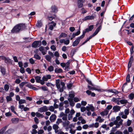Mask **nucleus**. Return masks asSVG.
Listing matches in <instances>:
<instances>
[{"instance_id":"f257e3e1","label":"nucleus","mask_w":134,"mask_h":134,"mask_svg":"<svg viewBox=\"0 0 134 134\" xmlns=\"http://www.w3.org/2000/svg\"><path fill=\"white\" fill-rule=\"evenodd\" d=\"M60 117H62V120L64 121L62 122L63 127L65 129H68V126L70 124V122L67 120V115L62 112L60 114Z\"/></svg>"},{"instance_id":"f03ea898","label":"nucleus","mask_w":134,"mask_h":134,"mask_svg":"<svg viewBox=\"0 0 134 134\" xmlns=\"http://www.w3.org/2000/svg\"><path fill=\"white\" fill-rule=\"evenodd\" d=\"M123 120L121 119V117L120 116H118L116 117V120L114 121V124L116 125L115 127H113L110 131L114 132L116 131V129L119 128L120 125L122 124Z\"/></svg>"},{"instance_id":"7ed1b4c3","label":"nucleus","mask_w":134,"mask_h":134,"mask_svg":"<svg viewBox=\"0 0 134 134\" xmlns=\"http://www.w3.org/2000/svg\"><path fill=\"white\" fill-rule=\"evenodd\" d=\"M65 85V83L64 82L62 81L60 82L59 79L56 80V86L60 92H62L63 91Z\"/></svg>"},{"instance_id":"20e7f679","label":"nucleus","mask_w":134,"mask_h":134,"mask_svg":"<svg viewBox=\"0 0 134 134\" xmlns=\"http://www.w3.org/2000/svg\"><path fill=\"white\" fill-rule=\"evenodd\" d=\"M7 126H6L3 127L0 130V134H10L14 132L13 130L10 129L7 130L5 133L4 132L7 129Z\"/></svg>"},{"instance_id":"39448f33","label":"nucleus","mask_w":134,"mask_h":134,"mask_svg":"<svg viewBox=\"0 0 134 134\" xmlns=\"http://www.w3.org/2000/svg\"><path fill=\"white\" fill-rule=\"evenodd\" d=\"M84 37V34H83L80 36L78 37L73 42L72 46L74 47L77 46L79 43L81 39L83 38Z\"/></svg>"},{"instance_id":"423d86ee","label":"nucleus","mask_w":134,"mask_h":134,"mask_svg":"<svg viewBox=\"0 0 134 134\" xmlns=\"http://www.w3.org/2000/svg\"><path fill=\"white\" fill-rule=\"evenodd\" d=\"M0 58L5 61V63L9 64H12V62L11 60L8 58H6L3 56H0Z\"/></svg>"},{"instance_id":"0eeeda50","label":"nucleus","mask_w":134,"mask_h":134,"mask_svg":"<svg viewBox=\"0 0 134 134\" xmlns=\"http://www.w3.org/2000/svg\"><path fill=\"white\" fill-rule=\"evenodd\" d=\"M20 27L19 26V25L15 26L11 30V32L13 33H17L20 30Z\"/></svg>"},{"instance_id":"6e6552de","label":"nucleus","mask_w":134,"mask_h":134,"mask_svg":"<svg viewBox=\"0 0 134 134\" xmlns=\"http://www.w3.org/2000/svg\"><path fill=\"white\" fill-rule=\"evenodd\" d=\"M48 110L47 107L44 106L39 108L38 111L40 112H43L47 111Z\"/></svg>"},{"instance_id":"1a4fd4ad","label":"nucleus","mask_w":134,"mask_h":134,"mask_svg":"<svg viewBox=\"0 0 134 134\" xmlns=\"http://www.w3.org/2000/svg\"><path fill=\"white\" fill-rule=\"evenodd\" d=\"M93 28V25H91L89 26L88 28H87L85 30V31L83 32L82 34H84V36H85V33L89 31H91Z\"/></svg>"},{"instance_id":"9d476101","label":"nucleus","mask_w":134,"mask_h":134,"mask_svg":"<svg viewBox=\"0 0 134 134\" xmlns=\"http://www.w3.org/2000/svg\"><path fill=\"white\" fill-rule=\"evenodd\" d=\"M60 42L61 43H64V44L66 45L70 43V41L69 40L62 39L59 40Z\"/></svg>"},{"instance_id":"9b49d317","label":"nucleus","mask_w":134,"mask_h":134,"mask_svg":"<svg viewBox=\"0 0 134 134\" xmlns=\"http://www.w3.org/2000/svg\"><path fill=\"white\" fill-rule=\"evenodd\" d=\"M86 110L88 111H89L90 110L91 111H93L94 110V108L91 104L89 105L88 106H87L86 107Z\"/></svg>"},{"instance_id":"f8f14e48","label":"nucleus","mask_w":134,"mask_h":134,"mask_svg":"<svg viewBox=\"0 0 134 134\" xmlns=\"http://www.w3.org/2000/svg\"><path fill=\"white\" fill-rule=\"evenodd\" d=\"M39 50L41 52L43 55H45L47 52V51L45 50L44 48L42 46H41L39 48Z\"/></svg>"},{"instance_id":"ddd939ff","label":"nucleus","mask_w":134,"mask_h":134,"mask_svg":"<svg viewBox=\"0 0 134 134\" xmlns=\"http://www.w3.org/2000/svg\"><path fill=\"white\" fill-rule=\"evenodd\" d=\"M39 42L38 41H35L32 44V46L33 47L37 48L39 47L41 45H38Z\"/></svg>"},{"instance_id":"4468645a","label":"nucleus","mask_w":134,"mask_h":134,"mask_svg":"<svg viewBox=\"0 0 134 134\" xmlns=\"http://www.w3.org/2000/svg\"><path fill=\"white\" fill-rule=\"evenodd\" d=\"M51 78V76L50 75H47L45 76H43L42 78V80L44 81H47L48 80L50 79Z\"/></svg>"},{"instance_id":"2eb2a0df","label":"nucleus","mask_w":134,"mask_h":134,"mask_svg":"<svg viewBox=\"0 0 134 134\" xmlns=\"http://www.w3.org/2000/svg\"><path fill=\"white\" fill-rule=\"evenodd\" d=\"M53 129L55 130V133H57L58 132V129L59 128L58 125L56 124H54L53 126Z\"/></svg>"},{"instance_id":"dca6fc26","label":"nucleus","mask_w":134,"mask_h":134,"mask_svg":"<svg viewBox=\"0 0 134 134\" xmlns=\"http://www.w3.org/2000/svg\"><path fill=\"white\" fill-rule=\"evenodd\" d=\"M51 24L49 25V29L51 30H53V27L55 26L56 25V23H54L53 21L51 22Z\"/></svg>"},{"instance_id":"f3484780","label":"nucleus","mask_w":134,"mask_h":134,"mask_svg":"<svg viewBox=\"0 0 134 134\" xmlns=\"http://www.w3.org/2000/svg\"><path fill=\"white\" fill-rule=\"evenodd\" d=\"M94 19V16H87L85 17L83 20H92Z\"/></svg>"},{"instance_id":"a211bd4d","label":"nucleus","mask_w":134,"mask_h":134,"mask_svg":"<svg viewBox=\"0 0 134 134\" xmlns=\"http://www.w3.org/2000/svg\"><path fill=\"white\" fill-rule=\"evenodd\" d=\"M120 107L118 106H114L113 108V109L114 112H117L120 110Z\"/></svg>"},{"instance_id":"6ab92c4d","label":"nucleus","mask_w":134,"mask_h":134,"mask_svg":"<svg viewBox=\"0 0 134 134\" xmlns=\"http://www.w3.org/2000/svg\"><path fill=\"white\" fill-rule=\"evenodd\" d=\"M101 26H100L94 32L93 34V36H95L97 35L99 31L101 30Z\"/></svg>"},{"instance_id":"aec40b11","label":"nucleus","mask_w":134,"mask_h":134,"mask_svg":"<svg viewBox=\"0 0 134 134\" xmlns=\"http://www.w3.org/2000/svg\"><path fill=\"white\" fill-rule=\"evenodd\" d=\"M119 115L120 116H121V118L123 119H126L127 117V116L123 112L120 113Z\"/></svg>"},{"instance_id":"412c9836","label":"nucleus","mask_w":134,"mask_h":134,"mask_svg":"<svg viewBox=\"0 0 134 134\" xmlns=\"http://www.w3.org/2000/svg\"><path fill=\"white\" fill-rule=\"evenodd\" d=\"M51 9L52 12L56 13L58 11L57 7L55 5H53L51 7Z\"/></svg>"},{"instance_id":"4be33fe9","label":"nucleus","mask_w":134,"mask_h":134,"mask_svg":"<svg viewBox=\"0 0 134 134\" xmlns=\"http://www.w3.org/2000/svg\"><path fill=\"white\" fill-rule=\"evenodd\" d=\"M109 112V111L108 110H106L100 113V114L101 115L104 116V115H107L108 114Z\"/></svg>"},{"instance_id":"5701e85b","label":"nucleus","mask_w":134,"mask_h":134,"mask_svg":"<svg viewBox=\"0 0 134 134\" xmlns=\"http://www.w3.org/2000/svg\"><path fill=\"white\" fill-rule=\"evenodd\" d=\"M54 71L57 74L61 73L63 72L62 70L60 68H55V69Z\"/></svg>"},{"instance_id":"b1692460","label":"nucleus","mask_w":134,"mask_h":134,"mask_svg":"<svg viewBox=\"0 0 134 134\" xmlns=\"http://www.w3.org/2000/svg\"><path fill=\"white\" fill-rule=\"evenodd\" d=\"M104 119H102L101 117L99 116L97 117L96 119V121H98L100 123L103 122L104 121Z\"/></svg>"},{"instance_id":"393cba45","label":"nucleus","mask_w":134,"mask_h":134,"mask_svg":"<svg viewBox=\"0 0 134 134\" xmlns=\"http://www.w3.org/2000/svg\"><path fill=\"white\" fill-rule=\"evenodd\" d=\"M70 63V61H68L67 63H65V69L66 70L68 71L69 69V64Z\"/></svg>"},{"instance_id":"a878e982","label":"nucleus","mask_w":134,"mask_h":134,"mask_svg":"<svg viewBox=\"0 0 134 134\" xmlns=\"http://www.w3.org/2000/svg\"><path fill=\"white\" fill-rule=\"evenodd\" d=\"M70 105L72 107H73L75 105V103L73 101V99L69 98L68 99Z\"/></svg>"},{"instance_id":"bb28decb","label":"nucleus","mask_w":134,"mask_h":134,"mask_svg":"<svg viewBox=\"0 0 134 134\" xmlns=\"http://www.w3.org/2000/svg\"><path fill=\"white\" fill-rule=\"evenodd\" d=\"M133 57L131 56V58L130 59L128 63V69L129 70V68L131 67V63L132 61Z\"/></svg>"},{"instance_id":"cd10ccee","label":"nucleus","mask_w":134,"mask_h":134,"mask_svg":"<svg viewBox=\"0 0 134 134\" xmlns=\"http://www.w3.org/2000/svg\"><path fill=\"white\" fill-rule=\"evenodd\" d=\"M109 92H112L115 94H117L118 93V91L116 90L110 89L108 90Z\"/></svg>"},{"instance_id":"c85d7f7f","label":"nucleus","mask_w":134,"mask_h":134,"mask_svg":"<svg viewBox=\"0 0 134 134\" xmlns=\"http://www.w3.org/2000/svg\"><path fill=\"white\" fill-rule=\"evenodd\" d=\"M18 25L20 27V30H24L25 29L26 26L24 24H20Z\"/></svg>"},{"instance_id":"c756f323","label":"nucleus","mask_w":134,"mask_h":134,"mask_svg":"<svg viewBox=\"0 0 134 134\" xmlns=\"http://www.w3.org/2000/svg\"><path fill=\"white\" fill-rule=\"evenodd\" d=\"M12 122L13 123H16L18 122L19 120V119L17 118H13L11 120Z\"/></svg>"},{"instance_id":"7c9ffc66","label":"nucleus","mask_w":134,"mask_h":134,"mask_svg":"<svg viewBox=\"0 0 134 134\" xmlns=\"http://www.w3.org/2000/svg\"><path fill=\"white\" fill-rule=\"evenodd\" d=\"M41 77L39 76H36L35 77V79L36 80V82L37 83H40L41 81Z\"/></svg>"},{"instance_id":"2f4dec72","label":"nucleus","mask_w":134,"mask_h":134,"mask_svg":"<svg viewBox=\"0 0 134 134\" xmlns=\"http://www.w3.org/2000/svg\"><path fill=\"white\" fill-rule=\"evenodd\" d=\"M56 116L55 115H52L50 118V120L51 121H53L55 119Z\"/></svg>"},{"instance_id":"473e14b6","label":"nucleus","mask_w":134,"mask_h":134,"mask_svg":"<svg viewBox=\"0 0 134 134\" xmlns=\"http://www.w3.org/2000/svg\"><path fill=\"white\" fill-rule=\"evenodd\" d=\"M42 25V23L40 21H37L36 26L38 27H41Z\"/></svg>"},{"instance_id":"72a5a7b5","label":"nucleus","mask_w":134,"mask_h":134,"mask_svg":"<svg viewBox=\"0 0 134 134\" xmlns=\"http://www.w3.org/2000/svg\"><path fill=\"white\" fill-rule=\"evenodd\" d=\"M67 36L66 34L64 33H62L59 37V38H60L62 37H65Z\"/></svg>"},{"instance_id":"f704fd0d","label":"nucleus","mask_w":134,"mask_h":134,"mask_svg":"<svg viewBox=\"0 0 134 134\" xmlns=\"http://www.w3.org/2000/svg\"><path fill=\"white\" fill-rule=\"evenodd\" d=\"M120 102L122 104H126L127 101V100L125 99H122L120 100Z\"/></svg>"},{"instance_id":"c9c22d12","label":"nucleus","mask_w":134,"mask_h":134,"mask_svg":"<svg viewBox=\"0 0 134 134\" xmlns=\"http://www.w3.org/2000/svg\"><path fill=\"white\" fill-rule=\"evenodd\" d=\"M4 88L5 91H8L9 89V85L7 84H5L4 86Z\"/></svg>"},{"instance_id":"e433bc0d","label":"nucleus","mask_w":134,"mask_h":134,"mask_svg":"<svg viewBox=\"0 0 134 134\" xmlns=\"http://www.w3.org/2000/svg\"><path fill=\"white\" fill-rule=\"evenodd\" d=\"M46 59L48 62H50L51 61V57L49 55H46L45 56Z\"/></svg>"},{"instance_id":"4c0bfd02","label":"nucleus","mask_w":134,"mask_h":134,"mask_svg":"<svg viewBox=\"0 0 134 134\" xmlns=\"http://www.w3.org/2000/svg\"><path fill=\"white\" fill-rule=\"evenodd\" d=\"M48 70L50 72H52L54 70V67L52 66H50L48 68Z\"/></svg>"},{"instance_id":"58836bf2","label":"nucleus","mask_w":134,"mask_h":134,"mask_svg":"<svg viewBox=\"0 0 134 134\" xmlns=\"http://www.w3.org/2000/svg\"><path fill=\"white\" fill-rule=\"evenodd\" d=\"M36 116L38 117L42 118L44 117V116L42 114H41L38 112H37L36 113Z\"/></svg>"},{"instance_id":"ea45409f","label":"nucleus","mask_w":134,"mask_h":134,"mask_svg":"<svg viewBox=\"0 0 134 134\" xmlns=\"http://www.w3.org/2000/svg\"><path fill=\"white\" fill-rule=\"evenodd\" d=\"M25 103H26V101L24 99H21L19 102V104H22Z\"/></svg>"},{"instance_id":"a19ab883","label":"nucleus","mask_w":134,"mask_h":134,"mask_svg":"<svg viewBox=\"0 0 134 134\" xmlns=\"http://www.w3.org/2000/svg\"><path fill=\"white\" fill-rule=\"evenodd\" d=\"M10 109L12 112H13L15 114H17V113L14 111L15 107L13 106H11Z\"/></svg>"},{"instance_id":"79ce46f5","label":"nucleus","mask_w":134,"mask_h":134,"mask_svg":"<svg viewBox=\"0 0 134 134\" xmlns=\"http://www.w3.org/2000/svg\"><path fill=\"white\" fill-rule=\"evenodd\" d=\"M62 121L61 119H58L56 122V124L57 125H59V124L61 123L62 122Z\"/></svg>"},{"instance_id":"37998d69","label":"nucleus","mask_w":134,"mask_h":134,"mask_svg":"<svg viewBox=\"0 0 134 134\" xmlns=\"http://www.w3.org/2000/svg\"><path fill=\"white\" fill-rule=\"evenodd\" d=\"M129 98L131 100H132L133 99L134 97V94L133 93H131L129 96Z\"/></svg>"},{"instance_id":"c03bdc74","label":"nucleus","mask_w":134,"mask_h":134,"mask_svg":"<svg viewBox=\"0 0 134 134\" xmlns=\"http://www.w3.org/2000/svg\"><path fill=\"white\" fill-rule=\"evenodd\" d=\"M27 83V82H23L21 83L19 85V86L21 88H22L24 85Z\"/></svg>"},{"instance_id":"a18cd8bd","label":"nucleus","mask_w":134,"mask_h":134,"mask_svg":"<svg viewBox=\"0 0 134 134\" xmlns=\"http://www.w3.org/2000/svg\"><path fill=\"white\" fill-rule=\"evenodd\" d=\"M34 58L37 59H40L41 58L39 56V55L37 54H35L34 55Z\"/></svg>"},{"instance_id":"49530a36","label":"nucleus","mask_w":134,"mask_h":134,"mask_svg":"<svg viewBox=\"0 0 134 134\" xmlns=\"http://www.w3.org/2000/svg\"><path fill=\"white\" fill-rule=\"evenodd\" d=\"M124 112L125 114L127 116V115H128L129 113V110L127 109H125L124 110Z\"/></svg>"},{"instance_id":"de8ad7c7","label":"nucleus","mask_w":134,"mask_h":134,"mask_svg":"<svg viewBox=\"0 0 134 134\" xmlns=\"http://www.w3.org/2000/svg\"><path fill=\"white\" fill-rule=\"evenodd\" d=\"M80 30L78 31H77L76 33H74L73 34V35L74 36V37L75 36H78L79 34H80Z\"/></svg>"},{"instance_id":"09e8293b","label":"nucleus","mask_w":134,"mask_h":134,"mask_svg":"<svg viewBox=\"0 0 134 134\" xmlns=\"http://www.w3.org/2000/svg\"><path fill=\"white\" fill-rule=\"evenodd\" d=\"M72 84L71 83H68L67 85V87L68 88L70 89L72 86Z\"/></svg>"},{"instance_id":"8fccbe9b","label":"nucleus","mask_w":134,"mask_h":134,"mask_svg":"<svg viewBox=\"0 0 134 134\" xmlns=\"http://www.w3.org/2000/svg\"><path fill=\"white\" fill-rule=\"evenodd\" d=\"M76 130H73L72 129H71L70 130V132L71 134H75V133Z\"/></svg>"},{"instance_id":"3c124183","label":"nucleus","mask_w":134,"mask_h":134,"mask_svg":"<svg viewBox=\"0 0 134 134\" xmlns=\"http://www.w3.org/2000/svg\"><path fill=\"white\" fill-rule=\"evenodd\" d=\"M81 100V99L77 97H75L74 99V101L75 102H77Z\"/></svg>"},{"instance_id":"603ef678","label":"nucleus","mask_w":134,"mask_h":134,"mask_svg":"<svg viewBox=\"0 0 134 134\" xmlns=\"http://www.w3.org/2000/svg\"><path fill=\"white\" fill-rule=\"evenodd\" d=\"M86 109V108L85 107H82L81 108V111L82 112H83L85 111Z\"/></svg>"},{"instance_id":"864d4df0","label":"nucleus","mask_w":134,"mask_h":134,"mask_svg":"<svg viewBox=\"0 0 134 134\" xmlns=\"http://www.w3.org/2000/svg\"><path fill=\"white\" fill-rule=\"evenodd\" d=\"M77 5L79 8H81L83 6L82 3L78 2Z\"/></svg>"},{"instance_id":"5fc2aeb1","label":"nucleus","mask_w":134,"mask_h":134,"mask_svg":"<svg viewBox=\"0 0 134 134\" xmlns=\"http://www.w3.org/2000/svg\"><path fill=\"white\" fill-rule=\"evenodd\" d=\"M5 115L7 117L10 116L12 115V114L10 112L6 113L5 114Z\"/></svg>"},{"instance_id":"6e6d98bb","label":"nucleus","mask_w":134,"mask_h":134,"mask_svg":"<svg viewBox=\"0 0 134 134\" xmlns=\"http://www.w3.org/2000/svg\"><path fill=\"white\" fill-rule=\"evenodd\" d=\"M1 72L2 74L4 75L5 74V69L4 68H1Z\"/></svg>"},{"instance_id":"4d7b16f0","label":"nucleus","mask_w":134,"mask_h":134,"mask_svg":"<svg viewBox=\"0 0 134 134\" xmlns=\"http://www.w3.org/2000/svg\"><path fill=\"white\" fill-rule=\"evenodd\" d=\"M54 107L53 106H51L49 108V110L51 111H53L54 110Z\"/></svg>"},{"instance_id":"13d9d810","label":"nucleus","mask_w":134,"mask_h":134,"mask_svg":"<svg viewBox=\"0 0 134 134\" xmlns=\"http://www.w3.org/2000/svg\"><path fill=\"white\" fill-rule=\"evenodd\" d=\"M29 61L30 63L31 64H33L35 63V61L32 58H31L29 59Z\"/></svg>"},{"instance_id":"bf43d9fd","label":"nucleus","mask_w":134,"mask_h":134,"mask_svg":"<svg viewBox=\"0 0 134 134\" xmlns=\"http://www.w3.org/2000/svg\"><path fill=\"white\" fill-rule=\"evenodd\" d=\"M51 48L53 51H55L56 48L55 46L54 45H52L51 47Z\"/></svg>"},{"instance_id":"052dcab7","label":"nucleus","mask_w":134,"mask_h":134,"mask_svg":"<svg viewBox=\"0 0 134 134\" xmlns=\"http://www.w3.org/2000/svg\"><path fill=\"white\" fill-rule=\"evenodd\" d=\"M37 132L36 130L35 129H33L31 133L32 134H35L37 133Z\"/></svg>"},{"instance_id":"680f3d73","label":"nucleus","mask_w":134,"mask_h":134,"mask_svg":"<svg viewBox=\"0 0 134 134\" xmlns=\"http://www.w3.org/2000/svg\"><path fill=\"white\" fill-rule=\"evenodd\" d=\"M7 101L8 102L12 100V98L10 96H7L6 97Z\"/></svg>"},{"instance_id":"e2e57ef3","label":"nucleus","mask_w":134,"mask_h":134,"mask_svg":"<svg viewBox=\"0 0 134 134\" xmlns=\"http://www.w3.org/2000/svg\"><path fill=\"white\" fill-rule=\"evenodd\" d=\"M20 70V72L22 74L24 73L25 72L24 69L23 67L21 68Z\"/></svg>"},{"instance_id":"0e129e2a","label":"nucleus","mask_w":134,"mask_h":134,"mask_svg":"<svg viewBox=\"0 0 134 134\" xmlns=\"http://www.w3.org/2000/svg\"><path fill=\"white\" fill-rule=\"evenodd\" d=\"M132 122L131 121L129 120H128L127 121V125L128 126H130L131 123Z\"/></svg>"},{"instance_id":"69168bd1","label":"nucleus","mask_w":134,"mask_h":134,"mask_svg":"<svg viewBox=\"0 0 134 134\" xmlns=\"http://www.w3.org/2000/svg\"><path fill=\"white\" fill-rule=\"evenodd\" d=\"M130 75L129 74H128L126 78V81L127 82H129L130 81Z\"/></svg>"},{"instance_id":"338daca9","label":"nucleus","mask_w":134,"mask_h":134,"mask_svg":"<svg viewBox=\"0 0 134 134\" xmlns=\"http://www.w3.org/2000/svg\"><path fill=\"white\" fill-rule=\"evenodd\" d=\"M89 127L88 125L87 124L84 125H83L82 128L84 129H87Z\"/></svg>"},{"instance_id":"774afa93","label":"nucleus","mask_w":134,"mask_h":134,"mask_svg":"<svg viewBox=\"0 0 134 134\" xmlns=\"http://www.w3.org/2000/svg\"><path fill=\"white\" fill-rule=\"evenodd\" d=\"M72 115L71 114L69 113L68 115V120H70L72 118Z\"/></svg>"}]
</instances>
